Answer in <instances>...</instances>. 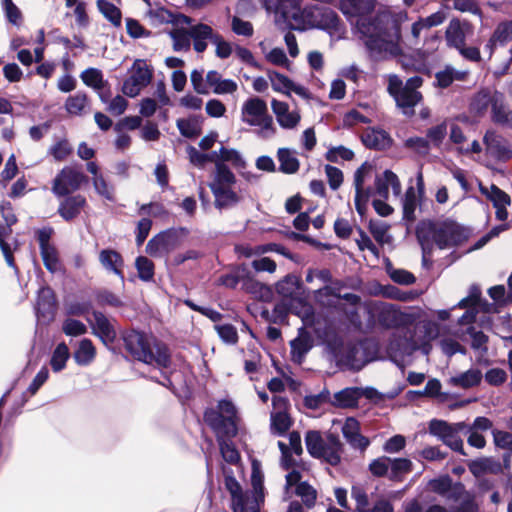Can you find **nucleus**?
Returning a JSON list of instances; mask_svg holds the SVG:
<instances>
[{"instance_id":"obj_1","label":"nucleus","mask_w":512,"mask_h":512,"mask_svg":"<svg viewBox=\"0 0 512 512\" xmlns=\"http://www.w3.org/2000/svg\"><path fill=\"white\" fill-rule=\"evenodd\" d=\"M274 20L280 30L308 29L335 30L338 32L339 17L330 7L312 5L301 8L299 0H278Z\"/></svg>"},{"instance_id":"obj_2","label":"nucleus","mask_w":512,"mask_h":512,"mask_svg":"<svg viewBox=\"0 0 512 512\" xmlns=\"http://www.w3.org/2000/svg\"><path fill=\"white\" fill-rule=\"evenodd\" d=\"M419 34H363L362 41L375 60L401 55L402 67L418 70L424 65L426 51L419 48Z\"/></svg>"},{"instance_id":"obj_3","label":"nucleus","mask_w":512,"mask_h":512,"mask_svg":"<svg viewBox=\"0 0 512 512\" xmlns=\"http://www.w3.org/2000/svg\"><path fill=\"white\" fill-rule=\"evenodd\" d=\"M237 410L229 400H221L217 409H207L204 413V421L215 432L223 459L236 464L240 455L236 448L226 438H232L237 434Z\"/></svg>"},{"instance_id":"obj_4","label":"nucleus","mask_w":512,"mask_h":512,"mask_svg":"<svg viewBox=\"0 0 512 512\" xmlns=\"http://www.w3.org/2000/svg\"><path fill=\"white\" fill-rule=\"evenodd\" d=\"M125 350L132 358L158 368H168L171 355L168 347L152 334L130 330L123 334Z\"/></svg>"},{"instance_id":"obj_5","label":"nucleus","mask_w":512,"mask_h":512,"mask_svg":"<svg viewBox=\"0 0 512 512\" xmlns=\"http://www.w3.org/2000/svg\"><path fill=\"white\" fill-rule=\"evenodd\" d=\"M235 183L236 177L233 172L225 164L218 163L217 171L208 185L213 194L216 209L228 210L243 201L244 196L233 189Z\"/></svg>"},{"instance_id":"obj_6","label":"nucleus","mask_w":512,"mask_h":512,"mask_svg":"<svg viewBox=\"0 0 512 512\" xmlns=\"http://www.w3.org/2000/svg\"><path fill=\"white\" fill-rule=\"evenodd\" d=\"M308 453L317 459H322L332 466L341 461L342 443L339 437L329 433L325 437L319 431L310 430L305 435Z\"/></svg>"},{"instance_id":"obj_7","label":"nucleus","mask_w":512,"mask_h":512,"mask_svg":"<svg viewBox=\"0 0 512 512\" xmlns=\"http://www.w3.org/2000/svg\"><path fill=\"white\" fill-rule=\"evenodd\" d=\"M241 117L244 123L257 128L256 133L262 139H270L276 134V127L272 116L268 113L267 104L258 97L245 101Z\"/></svg>"},{"instance_id":"obj_8","label":"nucleus","mask_w":512,"mask_h":512,"mask_svg":"<svg viewBox=\"0 0 512 512\" xmlns=\"http://www.w3.org/2000/svg\"><path fill=\"white\" fill-rule=\"evenodd\" d=\"M432 346L427 343H419L416 335L408 329L397 330L388 345L389 355L396 361L398 358L410 356L416 350H421L423 354L428 355Z\"/></svg>"},{"instance_id":"obj_9","label":"nucleus","mask_w":512,"mask_h":512,"mask_svg":"<svg viewBox=\"0 0 512 512\" xmlns=\"http://www.w3.org/2000/svg\"><path fill=\"white\" fill-rule=\"evenodd\" d=\"M467 425L464 422L450 424L443 420L433 419L429 423V433L439 438L445 445L454 451L466 455L463 450V441L460 433L464 432Z\"/></svg>"},{"instance_id":"obj_10","label":"nucleus","mask_w":512,"mask_h":512,"mask_svg":"<svg viewBox=\"0 0 512 512\" xmlns=\"http://www.w3.org/2000/svg\"><path fill=\"white\" fill-rule=\"evenodd\" d=\"M152 76V69L145 60H135L129 71V77L123 83V93L129 97L137 96L151 82Z\"/></svg>"},{"instance_id":"obj_11","label":"nucleus","mask_w":512,"mask_h":512,"mask_svg":"<svg viewBox=\"0 0 512 512\" xmlns=\"http://www.w3.org/2000/svg\"><path fill=\"white\" fill-rule=\"evenodd\" d=\"M373 170V165L366 161L354 173L355 208L361 216L365 214L368 201L372 195V189L365 188L364 185L372 177Z\"/></svg>"},{"instance_id":"obj_12","label":"nucleus","mask_w":512,"mask_h":512,"mask_svg":"<svg viewBox=\"0 0 512 512\" xmlns=\"http://www.w3.org/2000/svg\"><path fill=\"white\" fill-rule=\"evenodd\" d=\"M86 181V176L75 167H64L54 178L52 192L63 197L78 190Z\"/></svg>"},{"instance_id":"obj_13","label":"nucleus","mask_w":512,"mask_h":512,"mask_svg":"<svg viewBox=\"0 0 512 512\" xmlns=\"http://www.w3.org/2000/svg\"><path fill=\"white\" fill-rule=\"evenodd\" d=\"M17 218L13 212L10 202H4L0 207V248L5 257L7 264L15 268L14 259L10 245L5 238L12 232L11 226L15 224Z\"/></svg>"},{"instance_id":"obj_14","label":"nucleus","mask_w":512,"mask_h":512,"mask_svg":"<svg viewBox=\"0 0 512 512\" xmlns=\"http://www.w3.org/2000/svg\"><path fill=\"white\" fill-rule=\"evenodd\" d=\"M433 240L439 248H449L464 240L462 228L453 221H444L434 226Z\"/></svg>"},{"instance_id":"obj_15","label":"nucleus","mask_w":512,"mask_h":512,"mask_svg":"<svg viewBox=\"0 0 512 512\" xmlns=\"http://www.w3.org/2000/svg\"><path fill=\"white\" fill-rule=\"evenodd\" d=\"M274 411L270 415V429L275 435H284L292 426V420L287 413L289 406L288 399L282 396L272 398Z\"/></svg>"},{"instance_id":"obj_16","label":"nucleus","mask_w":512,"mask_h":512,"mask_svg":"<svg viewBox=\"0 0 512 512\" xmlns=\"http://www.w3.org/2000/svg\"><path fill=\"white\" fill-rule=\"evenodd\" d=\"M387 90L405 115L411 116L414 114V107L419 103V96L416 94L405 96L403 82L397 75L388 76Z\"/></svg>"},{"instance_id":"obj_17","label":"nucleus","mask_w":512,"mask_h":512,"mask_svg":"<svg viewBox=\"0 0 512 512\" xmlns=\"http://www.w3.org/2000/svg\"><path fill=\"white\" fill-rule=\"evenodd\" d=\"M52 235L51 229H41L37 232V240L39 242L40 254L45 268L55 273L61 268L59 254L56 247L50 242Z\"/></svg>"},{"instance_id":"obj_18","label":"nucleus","mask_w":512,"mask_h":512,"mask_svg":"<svg viewBox=\"0 0 512 512\" xmlns=\"http://www.w3.org/2000/svg\"><path fill=\"white\" fill-rule=\"evenodd\" d=\"M179 243L178 231L166 230L149 240L146 251L151 256H162L173 250Z\"/></svg>"},{"instance_id":"obj_19","label":"nucleus","mask_w":512,"mask_h":512,"mask_svg":"<svg viewBox=\"0 0 512 512\" xmlns=\"http://www.w3.org/2000/svg\"><path fill=\"white\" fill-rule=\"evenodd\" d=\"M480 191L493 203L496 209V218L505 221L508 218L506 208L511 204L510 196L494 184L489 187L480 184Z\"/></svg>"},{"instance_id":"obj_20","label":"nucleus","mask_w":512,"mask_h":512,"mask_svg":"<svg viewBox=\"0 0 512 512\" xmlns=\"http://www.w3.org/2000/svg\"><path fill=\"white\" fill-rule=\"evenodd\" d=\"M271 108L276 116L278 124L284 129H294L298 126L301 115L297 109L290 110L286 102L276 99L271 101Z\"/></svg>"},{"instance_id":"obj_21","label":"nucleus","mask_w":512,"mask_h":512,"mask_svg":"<svg viewBox=\"0 0 512 512\" xmlns=\"http://www.w3.org/2000/svg\"><path fill=\"white\" fill-rule=\"evenodd\" d=\"M389 187L392 188L395 196L401 194V183L398 176L391 170H385L382 175L376 176L375 178V194L382 199H388Z\"/></svg>"},{"instance_id":"obj_22","label":"nucleus","mask_w":512,"mask_h":512,"mask_svg":"<svg viewBox=\"0 0 512 512\" xmlns=\"http://www.w3.org/2000/svg\"><path fill=\"white\" fill-rule=\"evenodd\" d=\"M93 319L87 318L91 325L93 333L98 336L104 343L113 342L116 332L110 320L99 311L92 312Z\"/></svg>"},{"instance_id":"obj_23","label":"nucleus","mask_w":512,"mask_h":512,"mask_svg":"<svg viewBox=\"0 0 512 512\" xmlns=\"http://www.w3.org/2000/svg\"><path fill=\"white\" fill-rule=\"evenodd\" d=\"M487 153L490 155L504 159L509 158L511 151L507 141L493 130H488L483 138Z\"/></svg>"},{"instance_id":"obj_24","label":"nucleus","mask_w":512,"mask_h":512,"mask_svg":"<svg viewBox=\"0 0 512 512\" xmlns=\"http://www.w3.org/2000/svg\"><path fill=\"white\" fill-rule=\"evenodd\" d=\"M342 433L347 442L353 447L365 450L370 442L360 434L359 422L354 418H347L342 426Z\"/></svg>"},{"instance_id":"obj_25","label":"nucleus","mask_w":512,"mask_h":512,"mask_svg":"<svg viewBox=\"0 0 512 512\" xmlns=\"http://www.w3.org/2000/svg\"><path fill=\"white\" fill-rule=\"evenodd\" d=\"M491 120L503 127H512V110L506 104L505 97L498 92L491 107Z\"/></svg>"},{"instance_id":"obj_26","label":"nucleus","mask_w":512,"mask_h":512,"mask_svg":"<svg viewBox=\"0 0 512 512\" xmlns=\"http://www.w3.org/2000/svg\"><path fill=\"white\" fill-rule=\"evenodd\" d=\"M497 93L498 91L489 89L479 91L470 102V112L478 117L486 115L488 109H491Z\"/></svg>"},{"instance_id":"obj_27","label":"nucleus","mask_w":512,"mask_h":512,"mask_svg":"<svg viewBox=\"0 0 512 512\" xmlns=\"http://www.w3.org/2000/svg\"><path fill=\"white\" fill-rule=\"evenodd\" d=\"M207 84L212 87L217 95H232L238 90V84L232 79H223L221 74L211 70L206 75Z\"/></svg>"},{"instance_id":"obj_28","label":"nucleus","mask_w":512,"mask_h":512,"mask_svg":"<svg viewBox=\"0 0 512 512\" xmlns=\"http://www.w3.org/2000/svg\"><path fill=\"white\" fill-rule=\"evenodd\" d=\"M447 45L459 51L466 59L471 61L480 60V51L475 46H467L466 34H445Z\"/></svg>"},{"instance_id":"obj_29","label":"nucleus","mask_w":512,"mask_h":512,"mask_svg":"<svg viewBox=\"0 0 512 512\" xmlns=\"http://www.w3.org/2000/svg\"><path fill=\"white\" fill-rule=\"evenodd\" d=\"M159 16L161 19L167 23L171 22L175 24L176 26L173 27L169 32H213L211 27L207 25H199L198 27L193 28H185V27H179L180 24H190V19L184 15H174L170 13L168 10L162 9L159 12Z\"/></svg>"},{"instance_id":"obj_30","label":"nucleus","mask_w":512,"mask_h":512,"mask_svg":"<svg viewBox=\"0 0 512 512\" xmlns=\"http://www.w3.org/2000/svg\"><path fill=\"white\" fill-rule=\"evenodd\" d=\"M86 205V199L82 195L66 197L59 205L58 213L66 221L78 216Z\"/></svg>"},{"instance_id":"obj_31","label":"nucleus","mask_w":512,"mask_h":512,"mask_svg":"<svg viewBox=\"0 0 512 512\" xmlns=\"http://www.w3.org/2000/svg\"><path fill=\"white\" fill-rule=\"evenodd\" d=\"M482 378V372L478 368H471L465 372L450 377L448 383L453 387L470 389L478 386Z\"/></svg>"},{"instance_id":"obj_32","label":"nucleus","mask_w":512,"mask_h":512,"mask_svg":"<svg viewBox=\"0 0 512 512\" xmlns=\"http://www.w3.org/2000/svg\"><path fill=\"white\" fill-rule=\"evenodd\" d=\"M377 309L378 320L385 327H396L404 320V314L395 305L381 303Z\"/></svg>"},{"instance_id":"obj_33","label":"nucleus","mask_w":512,"mask_h":512,"mask_svg":"<svg viewBox=\"0 0 512 512\" xmlns=\"http://www.w3.org/2000/svg\"><path fill=\"white\" fill-rule=\"evenodd\" d=\"M362 395L360 388L348 387L334 394L332 404L340 408L356 407Z\"/></svg>"},{"instance_id":"obj_34","label":"nucleus","mask_w":512,"mask_h":512,"mask_svg":"<svg viewBox=\"0 0 512 512\" xmlns=\"http://www.w3.org/2000/svg\"><path fill=\"white\" fill-rule=\"evenodd\" d=\"M468 467L475 477H480L484 474H499L502 472L501 463L489 457L474 460Z\"/></svg>"},{"instance_id":"obj_35","label":"nucleus","mask_w":512,"mask_h":512,"mask_svg":"<svg viewBox=\"0 0 512 512\" xmlns=\"http://www.w3.org/2000/svg\"><path fill=\"white\" fill-rule=\"evenodd\" d=\"M279 161V170L285 174H294L299 170L300 163L296 157V152L289 148H279L277 151Z\"/></svg>"},{"instance_id":"obj_36","label":"nucleus","mask_w":512,"mask_h":512,"mask_svg":"<svg viewBox=\"0 0 512 512\" xmlns=\"http://www.w3.org/2000/svg\"><path fill=\"white\" fill-rule=\"evenodd\" d=\"M99 261L106 270L113 272L122 279L124 278L122 273L123 260L118 252L110 249L102 250L99 254Z\"/></svg>"},{"instance_id":"obj_37","label":"nucleus","mask_w":512,"mask_h":512,"mask_svg":"<svg viewBox=\"0 0 512 512\" xmlns=\"http://www.w3.org/2000/svg\"><path fill=\"white\" fill-rule=\"evenodd\" d=\"M421 198L413 186L407 188L402 199L403 218L405 220L409 222L416 220V210Z\"/></svg>"},{"instance_id":"obj_38","label":"nucleus","mask_w":512,"mask_h":512,"mask_svg":"<svg viewBox=\"0 0 512 512\" xmlns=\"http://www.w3.org/2000/svg\"><path fill=\"white\" fill-rule=\"evenodd\" d=\"M55 298L52 289L49 287H43L39 290L38 300L36 305L37 314L43 316L54 313Z\"/></svg>"},{"instance_id":"obj_39","label":"nucleus","mask_w":512,"mask_h":512,"mask_svg":"<svg viewBox=\"0 0 512 512\" xmlns=\"http://www.w3.org/2000/svg\"><path fill=\"white\" fill-rule=\"evenodd\" d=\"M343 8L353 16H366L375 9V0H346Z\"/></svg>"},{"instance_id":"obj_40","label":"nucleus","mask_w":512,"mask_h":512,"mask_svg":"<svg viewBox=\"0 0 512 512\" xmlns=\"http://www.w3.org/2000/svg\"><path fill=\"white\" fill-rule=\"evenodd\" d=\"M96 356V349L89 339L80 341L77 350L74 352V359L78 365H89Z\"/></svg>"},{"instance_id":"obj_41","label":"nucleus","mask_w":512,"mask_h":512,"mask_svg":"<svg viewBox=\"0 0 512 512\" xmlns=\"http://www.w3.org/2000/svg\"><path fill=\"white\" fill-rule=\"evenodd\" d=\"M467 76V72L455 70L451 66H446L443 70L435 74L437 86L441 88L449 87L453 81H463Z\"/></svg>"},{"instance_id":"obj_42","label":"nucleus","mask_w":512,"mask_h":512,"mask_svg":"<svg viewBox=\"0 0 512 512\" xmlns=\"http://www.w3.org/2000/svg\"><path fill=\"white\" fill-rule=\"evenodd\" d=\"M92 184L95 192L103 199L109 202H115L116 200V189L115 186L108 181V179L102 175L92 177Z\"/></svg>"},{"instance_id":"obj_43","label":"nucleus","mask_w":512,"mask_h":512,"mask_svg":"<svg viewBox=\"0 0 512 512\" xmlns=\"http://www.w3.org/2000/svg\"><path fill=\"white\" fill-rule=\"evenodd\" d=\"M412 462L407 458H391L389 476L392 481H402L403 476L412 470Z\"/></svg>"},{"instance_id":"obj_44","label":"nucleus","mask_w":512,"mask_h":512,"mask_svg":"<svg viewBox=\"0 0 512 512\" xmlns=\"http://www.w3.org/2000/svg\"><path fill=\"white\" fill-rule=\"evenodd\" d=\"M225 486L226 489L231 494L232 510H240V501H243L245 498L250 496V494L244 493L240 483L232 476H227L225 478Z\"/></svg>"},{"instance_id":"obj_45","label":"nucleus","mask_w":512,"mask_h":512,"mask_svg":"<svg viewBox=\"0 0 512 512\" xmlns=\"http://www.w3.org/2000/svg\"><path fill=\"white\" fill-rule=\"evenodd\" d=\"M300 288L299 278L295 275H287L276 284V291L284 298L294 297Z\"/></svg>"},{"instance_id":"obj_46","label":"nucleus","mask_w":512,"mask_h":512,"mask_svg":"<svg viewBox=\"0 0 512 512\" xmlns=\"http://www.w3.org/2000/svg\"><path fill=\"white\" fill-rule=\"evenodd\" d=\"M69 357L70 352L68 346L64 342L59 343L54 349L50 360L52 370L54 372L62 371L65 368Z\"/></svg>"},{"instance_id":"obj_47","label":"nucleus","mask_w":512,"mask_h":512,"mask_svg":"<svg viewBox=\"0 0 512 512\" xmlns=\"http://www.w3.org/2000/svg\"><path fill=\"white\" fill-rule=\"evenodd\" d=\"M97 6L103 16L110 21L114 27L117 28L121 25V11L113 3L108 0H98Z\"/></svg>"},{"instance_id":"obj_48","label":"nucleus","mask_w":512,"mask_h":512,"mask_svg":"<svg viewBox=\"0 0 512 512\" xmlns=\"http://www.w3.org/2000/svg\"><path fill=\"white\" fill-rule=\"evenodd\" d=\"M446 15L443 11H437L426 18H421L414 22L411 27V32H421L424 29H430L438 26L444 22Z\"/></svg>"},{"instance_id":"obj_49","label":"nucleus","mask_w":512,"mask_h":512,"mask_svg":"<svg viewBox=\"0 0 512 512\" xmlns=\"http://www.w3.org/2000/svg\"><path fill=\"white\" fill-rule=\"evenodd\" d=\"M68 113L80 115L85 112L88 107L87 96L85 93L77 92L75 95L68 97L65 103Z\"/></svg>"},{"instance_id":"obj_50","label":"nucleus","mask_w":512,"mask_h":512,"mask_svg":"<svg viewBox=\"0 0 512 512\" xmlns=\"http://www.w3.org/2000/svg\"><path fill=\"white\" fill-rule=\"evenodd\" d=\"M388 136L385 132L379 130H372L363 135L362 141L366 147L381 149L388 142Z\"/></svg>"},{"instance_id":"obj_51","label":"nucleus","mask_w":512,"mask_h":512,"mask_svg":"<svg viewBox=\"0 0 512 512\" xmlns=\"http://www.w3.org/2000/svg\"><path fill=\"white\" fill-rule=\"evenodd\" d=\"M268 78L271 82L273 90L284 93L286 95H290L293 82L292 80H290L285 75L274 71L268 72Z\"/></svg>"},{"instance_id":"obj_52","label":"nucleus","mask_w":512,"mask_h":512,"mask_svg":"<svg viewBox=\"0 0 512 512\" xmlns=\"http://www.w3.org/2000/svg\"><path fill=\"white\" fill-rule=\"evenodd\" d=\"M418 329L423 333V336L418 338L419 343L431 345V341L435 340L440 334V325L433 321L422 322Z\"/></svg>"},{"instance_id":"obj_53","label":"nucleus","mask_w":512,"mask_h":512,"mask_svg":"<svg viewBox=\"0 0 512 512\" xmlns=\"http://www.w3.org/2000/svg\"><path fill=\"white\" fill-rule=\"evenodd\" d=\"M389 226L382 221H373L369 223V231L373 238L381 245L389 243L391 236L388 234Z\"/></svg>"},{"instance_id":"obj_54","label":"nucleus","mask_w":512,"mask_h":512,"mask_svg":"<svg viewBox=\"0 0 512 512\" xmlns=\"http://www.w3.org/2000/svg\"><path fill=\"white\" fill-rule=\"evenodd\" d=\"M311 345L306 338H296L291 341V357L295 363L300 364L310 350Z\"/></svg>"},{"instance_id":"obj_55","label":"nucleus","mask_w":512,"mask_h":512,"mask_svg":"<svg viewBox=\"0 0 512 512\" xmlns=\"http://www.w3.org/2000/svg\"><path fill=\"white\" fill-rule=\"evenodd\" d=\"M447 135V124L446 122H442L438 125H435L427 130L426 138L428 139L430 145L435 148H439L445 137Z\"/></svg>"},{"instance_id":"obj_56","label":"nucleus","mask_w":512,"mask_h":512,"mask_svg":"<svg viewBox=\"0 0 512 512\" xmlns=\"http://www.w3.org/2000/svg\"><path fill=\"white\" fill-rule=\"evenodd\" d=\"M325 158L332 163H337L339 160L350 161L354 158V152L342 145L334 146L327 150Z\"/></svg>"},{"instance_id":"obj_57","label":"nucleus","mask_w":512,"mask_h":512,"mask_svg":"<svg viewBox=\"0 0 512 512\" xmlns=\"http://www.w3.org/2000/svg\"><path fill=\"white\" fill-rule=\"evenodd\" d=\"M215 330L220 339L229 345H234L238 341L237 329L232 324H217Z\"/></svg>"},{"instance_id":"obj_58","label":"nucleus","mask_w":512,"mask_h":512,"mask_svg":"<svg viewBox=\"0 0 512 512\" xmlns=\"http://www.w3.org/2000/svg\"><path fill=\"white\" fill-rule=\"evenodd\" d=\"M351 497L355 500V512H366L369 508V498L365 489L360 485H355L351 489Z\"/></svg>"},{"instance_id":"obj_59","label":"nucleus","mask_w":512,"mask_h":512,"mask_svg":"<svg viewBox=\"0 0 512 512\" xmlns=\"http://www.w3.org/2000/svg\"><path fill=\"white\" fill-rule=\"evenodd\" d=\"M82 81L89 87L95 90H101L103 87V78L99 70L95 68H89L82 72Z\"/></svg>"},{"instance_id":"obj_60","label":"nucleus","mask_w":512,"mask_h":512,"mask_svg":"<svg viewBox=\"0 0 512 512\" xmlns=\"http://www.w3.org/2000/svg\"><path fill=\"white\" fill-rule=\"evenodd\" d=\"M295 492L308 508L314 506L317 495L316 490L312 486L306 482H300L296 486Z\"/></svg>"},{"instance_id":"obj_61","label":"nucleus","mask_w":512,"mask_h":512,"mask_svg":"<svg viewBox=\"0 0 512 512\" xmlns=\"http://www.w3.org/2000/svg\"><path fill=\"white\" fill-rule=\"evenodd\" d=\"M391 458L387 456H382L377 459H374L369 464V471L372 475L376 477H384L389 476V468H390Z\"/></svg>"},{"instance_id":"obj_62","label":"nucleus","mask_w":512,"mask_h":512,"mask_svg":"<svg viewBox=\"0 0 512 512\" xmlns=\"http://www.w3.org/2000/svg\"><path fill=\"white\" fill-rule=\"evenodd\" d=\"M177 127L180 133L188 138H194L200 134V126L195 119H179Z\"/></svg>"},{"instance_id":"obj_63","label":"nucleus","mask_w":512,"mask_h":512,"mask_svg":"<svg viewBox=\"0 0 512 512\" xmlns=\"http://www.w3.org/2000/svg\"><path fill=\"white\" fill-rule=\"evenodd\" d=\"M62 330L67 336L77 337L87 332V327L79 320L68 318L63 322Z\"/></svg>"},{"instance_id":"obj_64","label":"nucleus","mask_w":512,"mask_h":512,"mask_svg":"<svg viewBox=\"0 0 512 512\" xmlns=\"http://www.w3.org/2000/svg\"><path fill=\"white\" fill-rule=\"evenodd\" d=\"M324 171L330 188L337 190L343 183V172L339 168L329 164L324 166Z\"/></svg>"}]
</instances>
